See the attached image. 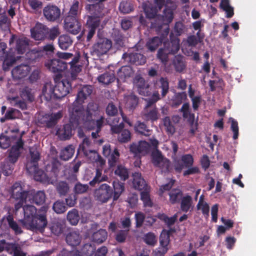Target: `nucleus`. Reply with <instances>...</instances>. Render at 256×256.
<instances>
[{
	"label": "nucleus",
	"instance_id": "obj_61",
	"mask_svg": "<svg viewBox=\"0 0 256 256\" xmlns=\"http://www.w3.org/2000/svg\"><path fill=\"white\" fill-rule=\"evenodd\" d=\"M186 29L185 25L182 22H176L174 28V31L176 34L175 36L178 38L185 32Z\"/></svg>",
	"mask_w": 256,
	"mask_h": 256
},
{
	"label": "nucleus",
	"instance_id": "obj_37",
	"mask_svg": "<svg viewBox=\"0 0 256 256\" xmlns=\"http://www.w3.org/2000/svg\"><path fill=\"white\" fill-rule=\"evenodd\" d=\"M112 184L114 189L113 200L114 201L118 200L124 190V184L119 181H114Z\"/></svg>",
	"mask_w": 256,
	"mask_h": 256
},
{
	"label": "nucleus",
	"instance_id": "obj_49",
	"mask_svg": "<svg viewBox=\"0 0 256 256\" xmlns=\"http://www.w3.org/2000/svg\"><path fill=\"white\" fill-rule=\"evenodd\" d=\"M192 204V197L189 195L183 196L180 202V209L185 212H187L190 209Z\"/></svg>",
	"mask_w": 256,
	"mask_h": 256
},
{
	"label": "nucleus",
	"instance_id": "obj_48",
	"mask_svg": "<svg viewBox=\"0 0 256 256\" xmlns=\"http://www.w3.org/2000/svg\"><path fill=\"white\" fill-rule=\"evenodd\" d=\"M56 188L60 196H66L70 190L68 184L64 181L58 182L56 185Z\"/></svg>",
	"mask_w": 256,
	"mask_h": 256
},
{
	"label": "nucleus",
	"instance_id": "obj_51",
	"mask_svg": "<svg viewBox=\"0 0 256 256\" xmlns=\"http://www.w3.org/2000/svg\"><path fill=\"white\" fill-rule=\"evenodd\" d=\"M14 164L5 160L1 164V169L3 174L6 176H10L12 172Z\"/></svg>",
	"mask_w": 256,
	"mask_h": 256
},
{
	"label": "nucleus",
	"instance_id": "obj_25",
	"mask_svg": "<svg viewBox=\"0 0 256 256\" xmlns=\"http://www.w3.org/2000/svg\"><path fill=\"white\" fill-rule=\"evenodd\" d=\"M143 118L146 121L154 122L160 117L158 108L156 106L152 108H145L143 113Z\"/></svg>",
	"mask_w": 256,
	"mask_h": 256
},
{
	"label": "nucleus",
	"instance_id": "obj_42",
	"mask_svg": "<svg viewBox=\"0 0 256 256\" xmlns=\"http://www.w3.org/2000/svg\"><path fill=\"white\" fill-rule=\"evenodd\" d=\"M162 24L168 25L174 18V12L172 8L166 6L162 16Z\"/></svg>",
	"mask_w": 256,
	"mask_h": 256
},
{
	"label": "nucleus",
	"instance_id": "obj_21",
	"mask_svg": "<svg viewBox=\"0 0 256 256\" xmlns=\"http://www.w3.org/2000/svg\"><path fill=\"white\" fill-rule=\"evenodd\" d=\"M30 160L26 166V170L28 172H32L35 170L38 166V162L40 159V154L36 148H30Z\"/></svg>",
	"mask_w": 256,
	"mask_h": 256
},
{
	"label": "nucleus",
	"instance_id": "obj_36",
	"mask_svg": "<svg viewBox=\"0 0 256 256\" xmlns=\"http://www.w3.org/2000/svg\"><path fill=\"white\" fill-rule=\"evenodd\" d=\"M56 55L58 58H52L50 59V64H54L55 62H56L58 64H68V63L63 62L60 59L68 60L73 56L72 54L63 52H58Z\"/></svg>",
	"mask_w": 256,
	"mask_h": 256
},
{
	"label": "nucleus",
	"instance_id": "obj_19",
	"mask_svg": "<svg viewBox=\"0 0 256 256\" xmlns=\"http://www.w3.org/2000/svg\"><path fill=\"white\" fill-rule=\"evenodd\" d=\"M122 58L124 62H127L129 64H145L146 62V58L143 54L138 53H124L122 55Z\"/></svg>",
	"mask_w": 256,
	"mask_h": 256
},
{
	"label": "nucleus",
	"instance_id": "obj_24",
	"mask_svg": "<svg viewBox=\"0 0 256 256\" xmlns=\"http://www.w3.org/2000/svg\"><path fill=\"white\" fill-rule=\"evenodd\" d=\"M82 238L79 231L72 230L67 234L66 240L68 245L72 246H76L80 244Z\"/></svg>",
	"mask_w": 256,
	"mask_h": 256
},
{
	"label": "nucleus",
	"instance_id": "obj_58",
	"mask_svg": "<svg viewBox=\"0 0 256 256\" xmlns=\"http://www.w3.org/2000/svg\"><path fill=\"white\" fill-rule=\"evenodd\" d=\"M140 200L142 201L144 206H152V202L150 200L149 192L146 190H144L140 192Z\"/></svg>",
	"mask_w": 256,
	"mask_h": 256
},
{
	"label": "nucleus",
	"instance_id": "obj_20",
	"mask_svg": "<svg viewBox=\"0 0 256 256\" xmlns=\"http://www.w3.org/2000/svg\"><path fill=\"white\" fill-rule=\"evenodd\" d=\"M28 172L34 174L35 180L44 184H53L55 180L52 176H48L44 170H39L38 166H37L34 170Z\"/></svg>",
	"mask_w": 256,
	"mask_h": 256
},
{
	"label": "nucleus",
	"instance_id": "obj_9",
	"mask_svg": "<svg viewBox=\"0 0 256 256\" xmlns=\"http://www.w3.org/2000/svg\"><path fill=\"white\" fill-rule=\"evenodd\" d=\"M16 42L15 50L17 54H23L28 48L30 40L26 37L21 36L18 38L15 34H12L9 40V44Z\"/></svg>",
	"mask_w": 256,
	"mask_h": 256
},
{
	"label": "nucleus",
	"instance_id": "obj_11",
	"mask_svg": "<svg viewBox=\"0 0 256 256\" xmlns=\"http://www.w3.org/2000/svg\"><path fill=\"white\" fill-rule=\"evenodd\" d=\"M48 34V27L40 22H36L34 26L30 29L31 36L36 40L46 39Z\"/></svg>",
	"mask_w": 256,
	"mask_h": 256
},
{
	"label": "nucleus",
	"instance_id": "obj_45",
	"mask_svg": "<svg viewBox=\"0 0 256 256\" xmlns=\"http://www.w3.org/2000/svg\"><path fill=\"white\" fill-rule=\"evenodd\" d=\"M120 12L123 14H127L134 11L133 4L128 0L122 1L118 6Z\"/></svg>",
	"mask_w": 256,
	"mask_h": 256
},
{
	"label": "nucleus",
	"instance_id": "obj_28",
	"mask_svg": "<svg viewBox=\"0 0 256 256\" xmlns=\"http://www.w3.org/2000/svg\"><path fill=\"white\" fill-rule=\"evenodd\" d=\"M132 184L135 189L139 190H146V184L144 180L142 177L141 174L135 172L132 174Z\"/></svg>",
	"mask_w": 256,
	"mask_h": 256
},
{
	"label": "nucleus",
	"instance_id": "obj_30",
	"mask_svg": "<svg viewBox=\"0 0 256 256\" xmlns=\"http://www.w3.org/2000/svg\"><path fill=\"white\" fill-rule=\"evenodd\" d=\"M142 8L146 18L149 19L154 18L156 16L158 11L157 7L149 2L144 3Z\"/></svg>",
	"mask_w": 256,
	"mask_h": 256
},
{
	"label": "nucleus",
	"instance_id": "obj_55",
	"mask_svg": "<svg viewBox=\"0 0 256 256\" xmlns=\"http://www.w3.org/2000/svg\"><path fill=\"white\" fill-rule=\"evenodd\" d=\"M52 209L56 214H60L66 210L67 207L64 201L58 200L53 204Z\"/></svg>",
	"mask_w": 256,
	"mask_h": 256
},
{
	"label": "nucleus",
	"instance_id": "obj_53",
	"mask_svg": "<svg viewBox=\"0 0 256 256\" xmlns=\"http://www.w3.org/2000/svg\"><path fill=\"white\" fill-rule=\"evenodd\" d=\"M98 80L100 82L105 84H108L114 81L115 76L113 74L106 72L100 75L98 78Z\"/></svg>",
	"mask_w": 256,
	"mask_h": 256
},
{
	"label": "nucleus",
	"instance_id": "obj_50",
	"mask_svg": "<svg viewBox=\"0 0 256 256\" xmlns=\"http://www.w3.org/2000/svg\"><path fill=\"white\" fill-rule=\"evenodd\" d=\"M42 56L41 52L32 50L28 52L26 54L25 58L28 61V62H36Z\"/></svg>",
	"mask_w": 256,
	"mask_h": 256
},
{
	"label": "nucleus",
	"instance_id": "obj_22",
	"mask_svg": "<svg viewBox=\"0 0 256 256\" xmlns=\"http://www.w3.org/2000/svg\"><path fill=\"white\" fill-rule=\"evenodd\" d=\"M70 122V124L63 125L62 128H58L56 131V135L62 140H69L72 136V129L76 128Z\"/></svg>",
	"mask_w": 256,
	"mask_h": 256
},
{
	"label": "nucleus",
	"instance_id": "obj_46",
	"mask_svg": "<svg viewBox=\"0 0 256 256\" xmlns=\"http://www.w3.org/2000/svg\"><path fill=\"white\" fill-rule=\"evenodd\" d=\"M118 75L120 78H126L131 76L133 70L130 65H123L118 71Z\"/></svg>",
	"mask_w": 256,
	"mask_h": 256
},
{
	"label": "nucleus",
	"instance_id": "obj_52",
	"mask_svg": "<svg viewBox=\"0 0 256 256\" xmlns=\"http://www.w3.org/2000/svg\"><path fill=\"white\" fill-rule=\"evenodd\" d=\"M138 100L136 95L131 94L126 97V105L130 110H133L138 106Z\"/></svg>",
	"mask_w": 256,
	"mask_h": 256
},
{
	"label": "nucleus",
	"instance_id": "obj_64",
	"mask_svg": "<svg viewBox=\"0 0 256 256\" xmlns=\"http://www.w3.org/2000/svg\"><path fill=\"white\" fill-rule=\"evenodd\" d=\"M11 140L9 136L4 134H0V148L2 149H6L10 146Z\"/></svg>",
	"mask_w": 256,
	"mask_h": 256
},
{
	"label": "nucleus",
	"instance_id": "obj_54",
	"mask_svg": "<svg viewBox=\"0 0 256 256\" xmlns=\"http://www.w3.org/2000/svg\"><path fill=\"white\" fill-rule=\"evenodd\" d=\"M80 14L79 2L78 0H76L72 4L66 16H70L72 18H78Z\"/></svg>",
	"mask_w": 256,
	"mask_h": 256
},
{
	"label": "nucleus",
	"instance_id": "obj_18",
	"mask_svg": "<svg viewBox=\"0 0 256 256\" xmlns=\"http://www.w3.org/2000/svg\"><path fill=\"white\" fill-rule=\"evenodd\" d=\"M170 41L164 42V46L167 49V52L174 54L180 50V40L172 32L170 34Z\"/></svg>",
	"mask_w": 256,
	"mask_h": 256
},
{
	"label": "nucleus",
	"instance_id": "obj_6",
	"mask_svg": "<svg viewBox=\"0 0 256 256\" xmlns=\"http://www.w3.org/2000/svg\"><path fill=\"white\" fill-rule=\"evenodd\" d=\"M112 46V42L106 38H98L93 45L94 52L98 56L107 53Z\"/></svg>",
	"mask_w": 256,
	"mask_h": 256
},
{
	"label": "nucleus",
	"instance_id": "obj_10",
	"mask_svg": "<svg viewBox=\"0 0 256 256\" xmlns=\"http://www.w3.org/2000/svg\"><path fill=\"white\" fill-rule=\"evenodd\" d=\"M113 191L106 184H103L96 190L94 194L97 200L102 202H107L112 196Z\"/></svg>",
	"mask_w": 256,
	"mask_h": 256
},
{
	"label": "nucleus",
	"instance_id": "obj_38",
	"mask_svg": "<svg viewBox=\"0 0 256 256\" xmlns=\"http://www.w3.org/2000/svg\"><path fill=\"white\" fill-rule=\"evenodd\" d=\"M58 43L61 49L66 50L72 44V40L68 35L62 34L59 36Z\"/></svg>",
	"mask_w": 256,
	"mask_h": 256
},
{
	"label": "nucleus",
	"instance_id": "obj_7",
	"mask_svg": "<svg viewBox=\"0 0 256 256\" xmlns=\"http://www.w3.org/2000/svg\"><path fill=\"white\" fill-rule=\"evenodd\" d=\"M179 111L182 113L183 118L186 120L190 124L191 128L189 132L191 134L192 136H194L196 130L197 129V126L196 125L194 126L195 114L192 112L189 102H184L182 104V108L180 109Z\"/></svg>",
	"mask_w": 256,
	"mask_h": 256
},
{
	"label": "nucleus",
	"instance_id": "obj_2",
	"mask_svg": "<svg viewBox=\"0 0 256 256\" xmlns=\"http://www.w3.org/2000/svg\"><path fill=\"white\" fill-rule=\"evenodd\" d=\"M48 210V207L47 206H42L38 210V215L34 217L30 224L24 228L36 232H43L48 224L46 218Z\"/></svg>",
	"mask_w": 256,
	"mask_h": 256
},
{
	"label": "nucleus",
	"instance_id": "obj_31",
	"mask_svg": "<svg viewBox=\"0 0 256 256\" xmlns=\"http://www.w3.org/2000/svg\"><path fill=\"white\" fill-rule=\"evenodd\" d=\"M4 219L6 220L9 228L14 232L15 234H19L22 232L20 227L18 226V223L14 220L12 214L8 212L6 216L3 217L2 220H4Z\"/></svg>",
	"mask_w": 256,
	"mask_h": 256
},
{
	"label": "nucleus",
	"instance_id": "obj_56",
	"mask_svg": "<svg viewBox=\"0 0 256 256\" xmlns=\"http://www.w3.org/2000/svg\"><path fill=\"white\" fill-rule=\"evenodd\" d=\"M20 155V152L14 150V148H10L8 150V155L5 160L12 164H15L18 160Z\"/></svg>",
	"mask_w": 256,
	"mask_h": 256
},
{
	"label": "nucleus",
	"instance_id": "obj_8",
	"mask_svg": "<svg viewBox=\"0 0 256 256\" xmlns=\"http://www.w3.org/2000/svg\"><path fill=\"white\" fill-rule=\"evenodd\" d=\"M64 27L68 32L76 35L81 30L82 24L78 18L66 16L64 20Z\"/></svg>",
	"mask_w": 256,
	"mask_h": 256
},
{
	"label": "nucleus",
	"instance_id": "obj_59",
	"mask_svg": "<svg viewBox=\"0 0 256 256\" xmlns=\"http://www.w3.org/2000/svg\"><path fill=\"white\" fill-rule=\"evenodd\" d=\"M89 188L87 184H82L80 182H78L75 184L74 190V194H82L86 192Z\"/></svg>",
	"mask_w": 256,
	"mask_h": 256
},
{
	"label": "nucleus",
	"instance_id": "obj_1",
	"mask_svg": "<svg viewBox=\"0 0 256 256\" xmlns=\"http://www.w3.org/2000/svg\"><path fill=\"white\" fill-rule=\"evenodd\" d=\"M92 92L91 86H84L78 92L74 102L69 107L70 122L74 126H78L81 123L91 122L95 121L92 115L98 110V105L96 103L90 102L88 104L85 111L82 105L84 100Z\"/></svg>",
	"mask_w": 256,
	"mask_h": 256
},
{
	"label": "nucleus",
	"instance_id": "obj_14",
	"mask_svg": "<svg viewBox=\"0 0 256 256\" xmlns=\"http://www.w3.org/2000/svg\"><path fill=\"white\" fill-rule=\"evenodd\" d=\"M102 154L104 156L108 158V164L110 168L116 165L120 157V153L118 149L115 148L112 152L110 145H104L103 146Z\"/></svg>",
	"mask_w": 256,
	"mask_h": 256
},
{
	"label": "nucleus",
	"instance_id": "obj_12",
	"mask_svg": "<svg viewBox=\"0 0 256 256\" xmlns=\"http://www.w3.org/2000/svg\"><path fill=\"white\" fill-rule=\"evenodd\" d=\"M43 14L47 20L54 22L60 19V10L55 5L48 4L44 8Z\"/></svg>",
	"mask_w": 256,
	"mask_h": 256
},
{
	"label": "nucleus",
	"instance_id": "obj_17",
	"mask_svg": "<svg viewBox=\"0 0 256 256\" xmlns=\"http://www.w3.org/2000/svg\"><path fill=\"white\" fill-rule=\"evenodd\" d=\"M2 57L0 58V61H2V64H14L18 60L23 58L19 54H17V52L10 48L8 52L5 50H2Z\"/></svg>",
	"mask_w": 256,
	"mask_h": 256
},
{
	"label": "nucleus",
	"instance_id": "obj_13",
	"mask_svg": "<svg viewBox=\"0 0 256 256\" xmlns=\"http://www.w3.org/2000/svg\"><path fill=\"white\" fill-rule=\"evenodd\" d=\"M100 19L96 16H88L86 20V27L88 29L86 36V40L89 42L96 33V29L100 24Z\"/></svg>",
	"mask_w": 256,
	"mask_h": 256
},
{
	"label": "nucleus",
	"instance_id": "obj_47",
	"mask_svg": "<svg viewBox=\"0 0 256 256\" xmlns=\"http://www.w3.org/2000/svg\"><path fill=\"white\" fill-rule=\"evenodd\" d=\"M67 220L72 225H76L80 220L78 210L76 208H73L69 211L67 214Z\"/></svg>",
	"mask_w": 256,
	"mask_h": 256
},
{
	"label": "nucleus",
	"instance_id": "obj_15",
	"mask_svg": "<svg viewBox=\"0 0 256 256\" xmlns=\"http://www.w3.org/2000/svg\"><path fill=\"white\" fill-rule=\"evenodd\" d=\"M46 196L43 190H30L28 192L26 200L30 204L38 206L43 204L46 201Z\"/></svg>",
	"mask_w": 256,
	"mask_h": 256
},
{
	"label": "nucleus",
	"instance_id": "obj_57",
	"mask_svg": "<svg viewBox=\"0 0 256 256\" xmlns=\"http://www.w3.org/2000/svg\"><path fill=\"white\" fill-rule=\"evenodd\" d=\"M163 123L168 134L172 135L176 132L174 126L172 124L170 117L166 116L163 119Z\"/></svg>",
	"mask_w": 256,
	"mask_h": 256
},
{
	"label": "nucleus",
	"instance_id": "obj_32",
	"mask_svg": "<svg viewBox=\"0 0 256 256\" xmlns=\"http://www.w3.org/2000/svg\"><path fill=\"white\" fill-rule=\"evenodd\" d=\"M46 116V118H48L45 122L46 126L48 128H52L55 126L58 120L62 117V111H59L56 113Z\"/></svg>",
	"mask_w": 256,
	"mask_h": 256
},
{
	"label": "nucleus",
	"instance_id": "obj_41",
	"mask_svg": "<svg viewBox=\"0 0 256 256\" xmlns=\"http://www.w3.org/2000/svg\"><path fill=\"white\" fill-rule=\"evenodd\" d=\"M162 40L158 36H155L150 39L146 44L147 48L150 52L155 51L161 45Z\"/></svg>",
	"mask_w": 256,
	"mask_h": 256
},
{
	"label": "nucleus",
	"instance_id": "obj_29",
	"mask_svg": "<svg viewBox=\"0 0 256 256\" xmlns=\"http://www.w3.org/2000/svg\"><path fill=\"white\" fill-rule=\"evenodd\" d=\"M104 118L101 117L100 119L96 121H94V124L91 122L82 123L88 128L90 130H94L96 128V132H92V136L93 138H96L98 136V132L101 130L102 127L104 124Z\"/></svg>",
	"mask_w": 256,
	"mask_h": 256
},
{
	"label": "nucleus",
	"instance_id": "obj_3",
	"mask_svg": "<svg viewBox=\"0 0 256 256\" xmlns=\"http://www.w3.org/2000/svg\"><path fill=\"white\" fill-rule=\"evenodd\" d=\"M47 86L50 88L49 92L50 94H52L54 98L60 99L66 96L72 90L70 82L68 79H62L58 82L54 88H52L50 84L46 83L43 86L42 92L46 95L47 92Z\"/></svg>",
	"mask_w": 256,
	"mask_h": 256
},
{
	"label": "nucleus",
	"instance_id": "obj_40",
	"mask_svg": "<svg viewBox=\"0 0 256 256\" xmlns=\"http://www.w3.org/2000/svg\"><path fill=\"white\" fill-rule=\"evenodd\" d=\"M187 94L185 92L176 93L172 100V106L177 108L180 106L183 102L187 100Z\"/></svg>",
	"mask_w": 256,
	"mask_h": 256
},
{
	"label": "nucleus",
	"instance_id": "obj_26",
	"mask_svg": "<svg viewBox=\"0 0 256 256\" xmlns=\"http://www.w3.org/2000/svg\"><path fill=\"white\" fill-rule=\"evenodd\" d=\"M160 242L162 248L161 250L158 251V253L160 254L161 256H164L168 250L167 246L170 242V234L168 232H162L160 236Z\"/></svg>",
	"mask_w": 256,
	"mask_h": 256
},
{
	"label": "nucleus",
	"instance_id": "obj_60",
	"mask_svg": "<svg viewBox=\"0 0 256 256\" xmlns=\"http://www.w3.org/2000/svg\"><path fill=\"white\" fill-rule=\"evenodd\" d=\"M54 50L55 48L54 44H48L42 47V50H39V52H41L42 56V53L45 52L48 56V58L51 59L50 58L53 57V55L54 54Z\"/></svg>",
	"mask_w": 256,
	"mask_h": 256
},
{
	"label": "nucleus",
	"instance_id": "obj_5",
	"mask_svg": "<svg viewBox=\"0 0 256 256\" xmlns=\"http://www.w3.org/2000/svg\"><path fill=\"white\" fill-rule=\"evenodd\" d=\"M133 83L134 86L140 95L148 96L151 94L152 92L150 84L140 74L135 76Z\"/></svg>",
	"mask_w": 256,
	"mask_h": 256
},
{
	"label": "nucleus",
	"instance_id": "obj_35",
	"mask_svg": "<svg viewBox=\"0 0 256 256\" xmlns=\"http://www.w3.org/2000/svg\"><path fill=\"white\" fill-rule=\"evenodd\" d=\"M107 236V232L104 229H100L94 232L92 236V239L93 242L97 244H101L106 240Z\"/></svg>",
	"mask_w": 256,
	"mask_h": 256
},
{
	"label": "nucleus",
	"instance_id": "obj_34",
	"mask_svg": "<svg viewBox=\"0 0 256 256\" xmlns=\"http://www.w3.org/2000/svg\"><path fill=\"white\" fill-rule=\"evenodd\" d=\"M156 87L162 89L161 96L162 98L166 96L168 92L169 83L167 78L162 77L156 83Z\"/></svg>",
	"mask_w": 256,
	"mask_h": 256
},
{
	"label": "nucleus",
	"instance_id": "obj_39",
	"mask_svg": "<svg viewBox=\"0 0 256 256\" xmlns=\"http://www.w3.org/2000/svg\"><path fill=\"white\" fill-rule=\"evenodd\" d=\"M74 152V147L72 144L68 145L64 149L62 150L60 158L64 160H68L73 156Z\"/></svg>",
	"mask_w": 256,
	"mask_h": 256
},
{
	"label": "nucleus",
	"instance_id": "obj_63",
	"mask_svg": "<svg viewBox=\"0 0 256 256\" xmlns=\"http://www.w3.org/2000/svg\"><path fill=\"white\" fill-rule=\"evenodd\" d=\"M146 218L145 214L141 212H136L134 214L136 228H140L142 226Z\"/></svg>",
	"mask_w": 256,
	"mask_h": 256
},
{
	"label": "nucleus",
	"instance_id": "obj_33",
	"mask_svg": "<svg viewBox=\"0 0 256 256\" xmlns=\"http://www.w3.org/2000/svg\"><path fill=\"white\" fill-rule=\"evenodd\" d=\"M134 130L136 133L146 136L151 135L152 132L144 122L140 121H138L135 124Z\"/></svg>",
	"mask_w": 256,
	"mask_h": 256
},
{
	"label": "nucleus",
	"instance_id": "obj_44",
	"mask_svg": "<svg viewBox=\"0 0 256 256\" xmlns=\"http://www.w3.org/2000/svg\"><path fill=\"white\" fill-rule=\"evenodd\" d=\"M183 193L180 190L173 189L169 193L170 202L172 204H175L180 202L182 198Z\"/></svg>",
	"mask_w": 256,
	"mask_h": 256
},
{
	"label": "nucleus",
	"instance_id": "obj_62",
	"mask_svg": "<svg viewBox=\"0 0 256 256\" xmlns=\"http://www.w3.org/2000/svg\"><path fill=\"white\" fill-rule=\"evenodd\" d=\"M82 253L84 256H92L95 251V248L91 244H85L81 249Z\"/></svg>",
	"mask_w": 256,
	"mask_h": 256
},
{
	"label": "nucleus",
	"instance_id": "obj_4",
	"mask_svg": "<svg viewBox=\"0 0 256 256\" xmlns=\"http://www.w3.org/2000/svg\"><path fill=\"white\" fill-rule=\"evenodd\" d=\"M28 192L23 190L20 182H16L12 185L11 196L18 201L14 204L16 212L22 208L24 204L26 202Z\"/></svg>",
	"mask_w": 256,
	"mask_h": 256
},
{
	"label": "nucleus",
	"instance_id": "obj_43",
	"mask_svg": "<svg viewBox=\"0 0 256 256\" xmlns=\"http://www.w3.org/2000/svg\"><path fill=\"white\" fill-rule=\"evenodd\" d=\"M114 174L118 176L122 180L125 181L129 177V172L125 166L119 164L114 170Z\"/></svg>",
	"mask_w": 256,
	"mask_h": 256
},
{
	"label": "nucleus",
	"instance_id": "obj_27",
	"mask_svg": "<svg viewBox=\"0 0 256 256\" xmlns=\"http://www.w3.org/2000/svg\"><path fill=\"white\" fill-rule=\"evenodd\" d=\"M104 8V5L98 2L94 4H88L86 6V10L92 15V16H96L100 19Z\"/></svg>",
	"mask_w": 256,
	"mask_h": 256
},
{
	"label": "nucleus",
	"instance_id": "obj_16",
	"mask_svg": "<svg viewBox=\"0 0 256 256\" xmlns=\"http://www.w3.org/2000/svg\"><path fill=\"white\" fill-rule=\"evenodd\" d=\"M22 208H23L24 218L20 222L24 228L30 224L34 217L38 215V211H37L36 208L32 205L28 204L22 206Z\"/></svg>",
	"mask_w": 256,
	"mask_h": 256
},
{
	"label": "nucleus",
	"instance_id": "obj_23",
	"mask_svg": "<svg viewBox=\"0 0 256 256\" xmlns=\"http://www.w3.org/2000/svg\"><path fill=\"white\" fill-rule=\"evenodd\" d=\"M30 65H16L12 70L14 78L20 80L26 77L30 72Z\"/></svg>",
	"mask_w": 256,
	"mask_h": 256
}]
</instances>
